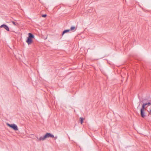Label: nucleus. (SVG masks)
Returning a JSON list of instances; mask_svg holds the SVG:
<instances>
[{"label": "nucleus", "mask_w": 151, "mask_h": 151, "mask_svg": "<svg viewBox=\"0 0 151 151\" xmlns=\"http://www.w3.org/2000/svg\"><path fill=\"white\" fill-rule=\"evenodd\" d=\"M70 30H75L76 29L75 27L73 26L71 27L70 29Z\"/></svg>", "instance_id": "nucleus-9"}, {"label": "nucleus", "mask_w": 151, "mask_h": 151, "mask_svg": "<svg viewBox=\"0 0 151 151\" xmlns=\"http://www.w3.org/2000/svg\"><path fill=\"white\" fill-rule=\"evenodd\" d=\"M0 28H4L5 29L8 31H9V27L6 25L5 24H3L0 26Z\"/></svg>", "instance_id": "nucleus-4"}, {"label": "nucleus", "mask_w": 151, "mask_h": 151, "mask_svg": "<svg viewBox=\"0 0 151 151\" xmlns=\"http://www.w3.org/2000/svg\"><path fill=\"white\" fill-rule=\"evenodd\" d=\"M70 31V29H66L64 30L62 34V35H63L64 34L69 32Z\"/></svg>", "instance_id": "nucleus-7"}, {"label": "nucleus", "mask_w": 151, "mask_h": 151, "mask_svg": "<svg viewBox=\"0 0 151 151\" xmlns=\"http://www.w3.org/2000/svg\"><path fill=\"white\" fill-rule=\"evenodd\" d=\"M80 123L81 124H82L83 122V120L84 119L83 118L80 117Z\"/></svg>", "instance_id": "nucleus-8"}, {"label": "nucleus", "mask_w": 151, "mask_h": 151, "mask_svg": "<svg viewBox=\"0 0 151 151\" xmlns=\"http://www.w3.org/2000/svg\"><path fill=\"white\" fill-rule=\"evenodd\" d=\"M54 138L55 139H57V138L58 137L57 136H56L55 137H54Z\"/></svg>", "instance_id": "nucleus-12"}, {"label": "nucleus", "mask_w": 151, "mask_h": 151, "mask_svg": "<svg viewBox=\"0 0 151 151\" xmlns=\"http://www.w3.org/2000/svg\"><path fill=\"white\" fill-rule=\"evenodd\" d=\"M151 105V103L150 102L146 103H143L142 104L141 108L140 109V114L142 117L144 118L145 116V114L144 109H146L148 106H150Z\"/></svg>", "instance_id": "nucleus-1"}, {"label": "nucleus", "mask_w": 151, "mask_h": 151, "mask_svg": "<svg viewBox=\"0 0 151 151\" xmlns=\"http://www.w3.org/2000/svg\"><path fill=\"white\" fill-rule=\"evenodd\" d=\"M28 37L29 38H30L32 39L34 38V35L31 33H29L28 34Z\"/></svg>", "instance_id": "nucleus-6"}, {"label": "nucleus", "mask_w": 151, "mask_h": 151, "mask_svg": "<svg viewBox=\"0 0 151 151\" xmlns=\"http://www.w3.org/2000/svg\"><path fill=\"white\" fill-rule=\"evenodd\" d=\"M49 137L53 138L54 137V136L50 133H47L44 136L40 137L39 138V140H45L46 138Z\"/></svg>", "instance_id": "nucleus-2"}, {"label": "nucleus", "mask_w": 151, "mask_h": 151, "mask_svg": "<svg viewBox=\"0 0 151 151\" xmlns=\"http://www.w3.org/2000/svg\"><path fill=\"white\" fill-rule=\"evenodd\" d=\"M47 16V15L46 14H44L43 15H42V17H45Z\"/></svg>", "instance_id": "nucleus-11"}, {"label": "nucleus", "mask_w": 151, "mask_h": 151, "mask_svg": "<svg viewBox=\"0 0 151 151\" xmlns=\"http://www.w3.org/2000/svg\"><path fill=\"white\" fill-rule=\"evenodd\" d=\"M12 23L15 26H17L18 25V24L17 22H15L14 21H12Z\"/></svg>", "instance_id": "nucleus-10"}, {"label": "nucleus", "mask_w": 151, "mask_h": 151, "mask_svg": "<svg viewBox=\"0 0 151 151\" xmlns=\"http://www.w3.org/2000/svg\"><path fill=\"white\" fill-rule=\"evenodd\" d=\"M7 125L8 126H9L15 131H17L18 130V128L17 126L15 124H10L9 123H7Z\"/></svg>", "instance_id": "nucleus-3"}, {"label": "nucleus", "mask_w": 151, "mask_h": 151, "mask_svg": "<svg viewBox=\"0 0 151 151\" xmlns=\"http://www.w3.org/2000/svg\"><path fill=\"white\" fill-rule=\"evenodd\" d=\"M33 41L32 39L30 38L27 37V39L26 42L27 43L28 45H30L32 42Z\"/></svg>", "instance_id": "nucleus-5"}]
</instances>
